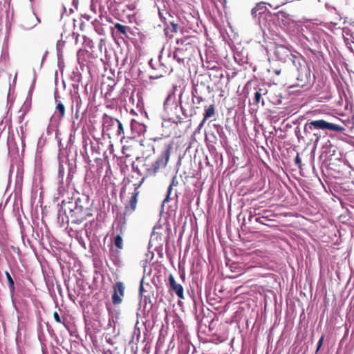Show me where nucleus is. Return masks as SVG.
Returning a JSON list of instances; mask_svg holds the SVG:
<instances>
[{
    "instance_id": "23",
    "label": "nucleus",
    "mask_w": 354,
    "mask_h": 354,
    "mask_svg": "<svg viewBox=\"0 0 354 354\" xmlns=\"http://www.w3.org/2000/svg\"><path fill=\"white\" fill-rule=\"evenodd\" d=\"M215 115V106L214 104H211L208 107H205V113H204V118L201 122V128L202 127L203 122L211 118H212Z\"/></svg>"
},
{
    "instance_id": "5",
    "label": "nucleus",
    "mask_w": 354,
    "mask_h": 354,
    "mask_svg": "<svg viewBox=\"0 0 354 354\" xmlns=\"http://www.w3.org/2000/svg\"><path fill=\"white\" fill-rule=\"evenodd\" d=\"M178 201H162L160 216L166 221L169 218L175 217L178 209Z\"/></svg>"
},
{
    "instance_id": "18",
    "label": "nucleus",
    "mask_w": 354,
    "mask_h": 354,
    "mask_svg": "<svg viewBox=\"0 0 354 354\" xmlns=\"http://www.w3.org/2000/svg\"><path fill=\"white\" fill-rule=\"evenodd\" d=\"M169 283L176 295L179 298H183V288L180 284L176 282L172 274H170L169 277Z\"/></svg>"
},
{
    "instance_id": "13",
    "label": "nucleus",
    "mask_w": 354,
    "mask_h": 354,
    "mask_svg": "<svg viewBox=\"0 0 354 354\" xmlns=\"http://www.w3.org/2000/svg\"><path fill=\"white\" fill-rule=\"evenodd\" d=\"M178 181L176 180V176H174L167 188V194L164 199H178V195L177 194V189H176Z\"/></svg>"
},
{
    "instance_id": "47",
    "label": "nucleus",
    "mask_w": 354,
    "mask_h": 354,
    "mask_svg": "<svg viewBox=\"0 0 354 354\" xmlns=\"http://www.w3.org/2000/svg\"><path fill=\"white\" fill-rule=\"evenodd\" d=\"M47 55H48V51H46L44 55V56H43V57H42V59H41V64H40V67L41 68L42 67L43 63H44V62Z\"/></svg>"
},
{
    "instance_id": "28",
    "label": "nucleus",
    "mask_w": 354,
    "mask_h": 354,
    "mask_svg": "<svg viewBox=\"0 0 354 354\" xmlns=\"http://www.w3.org/2000/svg\"><path fill=\"white\" fill-rule=\"evenodd\" d=\"M30 19H32L33 21H36V23L33 22V23H30V24H27L26 21L24 22V24H23V26L25 29H27V30H30V29H32L35 26H36L37 24V23H39L40 22V19L39 17H37L35 14H33L32 15H31L30 17Z\"/></svg>"
},
{
    "instance_id": "9",
    "label": "nucleus",
    "mask_w": 354,
    "mask_h": 354,
    "mask_svg": "<svg viewBox=\"0 0 354 354\" xmlns=\"http://www.w3.org/2000/svg\"><path fill=\"white\" fill-rule=\"evenodd\" d=\"M274 55L277 59L282 62H286L288 60L292 62L293 57H297L292 53L288 48L283 45H277L275 47Z\"/></svg>"
},
{
    "instance_id": "34",
    "label": "nucleus",
    "mask_w": 354,
    "mask_h": 354,
    "mask_svg": "<svg viewBox=\"0 0 354 354\" xmlns=\"http://www.w3.org/2000/svg\"><path fill=\"white\" fill-rule=\"evenodd\" d=\"M162 127L169 128L171 125V123H174L171 120H169V118H167V117H165V115L162 114Z\"/></svg>"
},
{
    "instance_id": "27",
    "label": "nucleus",
    "mask_w": 354,
    "mask_h": 354,
    "mask_svg": "<svg viewBox=\"0 0 354 354\" xmlns=\"http://www.w3.org/2000/svg\"><path fill=\"white\" fill-rule=\"evenodd\" d=\"M118 119L109 117L106 120H104L103 123V128L106 131L110 130L111 127L116 125Z\"/></svg>"
},
{
    "instance_id": "17",
    "label": "nucleus",
    "mask_w": 354,
    "mask_h": 354,
    "mask_svg": "<svg viewBox=\"0 0 354 354\" xmlns=\"http://www.w3.org/2000/svg\"><path fill=\"white\" fill-rule=\"evenodd\" d=\"M131 129L132 133L135 134L134 136L136 135L140 136L146 132L147 127L133 119L131 121Z\"/></svg>"
},
{
    "instance_id": "4",
    "label": "nucleus",
    "mask_w": 354,
    "mask_h": 354,
    "mask_svg": "<svg viewBox=\"0 0 354 354\" xmlns=\"http://www.w3.org/2000/svg\"><path fill=\"white\" fill-rule=\"evenodd\" d=\"M170 151V146H167L165 149L162 151L157 160L152 163L149 167L146 168V175L147 176H155L160 169H162L166 167L169 159Z\"/></svg>"
},
{
    "instance_id": "61",
    "label": "nucleus",
    "mask_w": 354,
    "mask_h": 354,
    "mask_svg": "<svg viewBox=\"0 0 354 354\" xmlns=\"http://www.w3.org/2000/svg\"><path fill=\"white\" fill-rule=\"evenodd\" d=\"M195 265H196V267H198V265H199V261H198V259H196V261H195Z\"/></svg>"
},
{
    "instance_id": "58",
    "label": "nucleus",
    "mask_w": 354,
    "mask_h": 354,
    "mask_svg": "<svg viewBox=\"0 0 354 354\" xmlns=\"http://www.w3.org/2000/svg\"><path fill=\"white\" fill-rule=\"evenodd\" d=\"M77 3H78L77 0H73V5L75 7L76 9L77 8Z\"/></svg>"
},
{
    "instance_id": "2",
    "label": "nucleus",
    "mask_w": 354,
    "mask_h": 354,
    "mask_svg": "<svg viewBox=\"0 0 354 354\" xmlns=\"http://www.w3.org/2000/svg\"><path fill=\"white\" fill-rule=\"evenodd\" d=\"M90 201H62L59 212L67 217L71 218L73 222L82 219L91 214L89 207L91 204Z\"/></svg>"
},
{
    "instance_id": "43",
    "label": "nucleus",
    "mask_w": 354,
    "mask_h": 354,
    "mask_svg": "<svg viewBox=\"0 0 354 354\" xmlns=\"http://www.w3.org/2000/svg\"><path fill=\"white\" fill-rule=\"evenodd\" d=\"M144 292V287H143V279L141 280L139 287V295L140 297H142V293Z\"/></svg>"
},
{
    "instance_id": "35",
    "label": "nucleus",
    "mask_w": 354,
    "mask_h": 354,
    "mask_svg": "<svg viewBox=\"0 0 354 354\" xmlns=\"http://www.w3.org/2000/svg\"><path fill=\"white\" fill-rule=\"evenodd\" d=\"M118 128L117 129V132H116V135L118 136H122V134H124V129H123V125L122 124V122L120 121V120H117V122H116V125H115Z\"/></svg>"
},
{
    "instance_id": "1",
    "label": "nucleus",
    "mask_w": 354,
    "mask_h": 354,
    "mask_svg": "<svg viewBox=\"0 0 354 354\" xmlns=\"http://www.w3.org/2000/svg\"><path fill=\"white\" fill-rule=\"evenodd\" d=\"M189 73L192 86L190 95L187 96L186 101L182 100L185 86L173 85L172 90L168 93L164 102L162 114L169 120H171L174 124L181 122L183 118L180 113L185 117H192L198 113L199 77L197 75V69L194 70V75L192 74L191 70Z\"/></svg>"
},
{
    "instance_id": "32",
    "label": "nucleus",
    "mask_w": 354,
    "mask_h": 354,
    "mask_svg": "<svg viewBox=\"0 0 354 354\" xmlns=\"http://www.w3.org/2000/svg\"><path fill=\"white\" fill-rule=\"evenodd\" d=\"M114 245L118 249H122L123 248V241L120 234H118L114 238Z\"/></svg>"
},
{
    "instance_id": "42",
    "label": "nucleus",
    "mask_w": 354,
    "mask_h": 354,
    "mask_svg": "<svg viewBox=\"0 0 354 354\" xmlns=\"http://www.w3.org/2000/svg\"><path fill=\"white\" fill-rule=\"evenodd\" d=\"M53 317L57 323H62V319L57 312H54Z\"/></svg>"
},
{
    "instance_id": "20",
    "label": "nucleus",
    "mask_w": 354,
    "mask_h": 354,
    "mask_svg": "<svg viewBox=\"0 0 354 354\" xmlns=\"http://www.w3.org/2000/svg\"><path fill=\"white\" fill-rule=\"evenodd\" d=\"M54 96L56 103V111L59 113V118H62L65 115V106L64 104L60 100H58V98H59V96L58 95L57 88L55 91Z\"/></svg>"
},
{
    "instance_id": "26",
    "label": "nucleus",
    "mask_w": 354,
    "mask_h": 354,
    "mask_svg": "<svg viewBox=\"0 0 354 354\" xmlns=\"http://www.w3.org/2000/svg\"><path fill=\"white\" fill-rule=\"evenodd\" d=\"M114 29L119 34L123 35L125 37H128V32L131 31V28L124 25H122L119 23H115L114 24Z\"/></svg>"
},
{
    "instance_id": "52",
    "label": "nucleus",
    "mask_w": 354,
    "mask_h": 354,
    "mask_svg": "<svg viewBox=\"0 0 354 354\" xmlns=\"http://www.w3.org/2000/svg\"><path fill=\"white\" fill-rule=\"evenodd\" d=\"M196 335L199 337V321L197 322Z\"/></svg>"
},
{
    "instance_id": "53",
    "label": "nucleus",
    "mask_w": 354,
    "mask_h": 354,
    "mask_svg": "<svg viewBox=\"0 0 354 354\" xmlns=\"http://www.w3.org/2000/svg\"><path fill=\"white\" fill-rule=\"evenodd\" d=\"M192 354H196V348L195 346L192 344Z\"/></svg>"
},
{
    "instance_id": "25",
    "label": "nucleus",
    "mask_w": 354,
    "mask_h": 354,
    "mask_svg": "<svg viewBox=\"0 0 354 354\" xmlns=\"http://www.w3.org/2000/svg\"><path fill=\"white\" fill-rule=\"evenodd\" d=\"M137 201H129L128 203L124 205L125 209L123 213V216L126 217L135 211L137 206Z\"/></svg>"
},
{
    "instance_id": "55",
    "label": "nucleus",
    "mask_w": 354,
    "mask_h": 354,
    "mask_svg": "<svg viewBox=\"0 0 354 354\" xmlns=\"http://www.w3.org/2000/svg\"><path fill=\"white\" fill-rule=\"evenodd\" d=\"M79 113H80V109H76L75 114V118L76 119H77L79 117Z\"/></svg>"
},
{
    "instance_id": "60",
    "label": "nucleus",
    "mask_w": 354,
    "mask_h": 354,
    "mask_svg": "<svg viewBox=\"0 0 354 354\" xmlns=\"http://www.w3.org/2000/svg\"><path fill=\"white\" fill-rule=\"evenodd\" d=\"M84 17L85 19H86L87 20H89V19H90V16H89V15H84Z\"/></svg>"
},
{
    "instance_id": "49",
    "label": "nucleus",
    "mask_w": 354,
    "mask_h": 354,
    "mask_svg": "<svg viewBox=\"0 0 354 354\" xmlns=\"http://www.w3.org/2000/svg\"><path fill=\"white\" fill-rule=\"evenodd\" d=\"M21 200H19V201H15V203H14V207H16V206H18L19 205H19L21 206Z\"/></svg>"
},
{
    "instance_id": "62",
    "label": "nucleus",
    "mask_w": 354,
    "mask_h": 354,
    "mask_svg": "<svg viewBox=\"0 0 354 354\" xmlns=\"http://www.w3.org/2000/svg\"><path fill=\"white\" fill-rule=\"evenodd\" d=\"M136 198H137V194H135L131 196V199L134 200V199H136Z\"/></svg>"
},
{
    "instance_id": "15",
    "label": "nucleus",
    "mask_w": 354,
    "mask_h": 354,
    "mask_svg": "<svg viewBox=\"0 0 354 354\" xmlns=\"http://www.w3.org/2000/svg\"><path fill=\"white\" fill-rule=\"evenodd\" d=\"M230 268L232 272L236 273V274L232 276L231 278H236V277L243 274L247 271L248 269H250L252 267H248L246 268L245 265L243 263L233 262L230 265Z\"/></svg>"
},
{
    "instance_id": "64",
    "label": "nucleus",
    "mask_w": 354,
    "mask_h": 354,
    "mask_svg": "<svg viewBox=\"0 0 354 354\" xmlns=\"http://www.w3.org/2000/svg\"><path fill=\"white\" fill-rule=\"evenodd\" d=\"M196 205H197V206H199V201H196Z\"/></svg>"
},
{
    "instance_id": "54",
    "label": "nucleus",
    "mask_w": 354,
    "mask_h": 354,
    "mask_svg": "<svg viewBox=\"0 0 354 354\" xmlns=\"http://www.w3.org/2000/svg\"><path fill=\"white\" fill-rule=\"evenodd\" d=\"M79 242H80V245H81L84 248H86V244H85V243H84V241L83 240H81V241L80 240V241H79Z\"/></svg>"
},
{
    "instance_id": "21",
    "label": "nucleus",
    "mask_w": 354,
    "mask_h": 354,
    "mask_svg": "<svg viewBox=\"0 0 354 354\" xmlns=\"http://www.w3.org/2000/svg\"><path fill=\"white\" fill-rule=\"evenodd\" d=\"M203 67L208 70H214L215 68H218L216 58L214 56H212L210 57L209 59V58L207 57L205 62H203Z\"/></svg>"
},
{
    "instance_id": "10",
    "label": "nucleus",
    "mask_w": 354,
    "mask_h": 354,
    "mask_svg": "<svg viewBox=\"0 0 354 354\" xmlns=\"http://www.w3.org/2000/svg\"><path fill=\"white\" fill-rule=\"evenodd\" d=\"M124 286L121 281H117L113 287V292L112 295V302L113 305H119L122 301V297L124 295Z\"/></svg>"
},
{
    "instance_id": "45",
    "label": "nucleus",
    "mask_w": 354,
    "mask_h": 354,
    "mask_svg": "<svg viewBox=\"0 0 354 354\" xmlns=\"http://www.w3.org/2000/svg\"><path fill=\"white\" fill-rule=\"evenodd\" d=\"M194 12L196 14L197 17H196V24L197 26H198V24H199V12L197 10H195V9L194 8Z\"/></svg>"
},
{
    "instance_id": "36",
    "label": "nucleus",
    "mask_w": 354,
    "mask_h": 354,
    "mask_svg": "<svg viewBox=\"0 0 354 354\" xmlns=\"http://www.w3.org/2000/svg\"><path fill=\"white\" fill-rule=\"evenodd\" d=\"M57 66L60 71H63L64 67V59L61 53H57Z\"/></svg>"
},
{
    "instance_id": "50",
    "label": "nucleus",
    "mask_w": 354,
    "mask_h": 354,
    "mask_svg": "<svg viewBox=\"0 0 354 354\" xmlns=\"http://www.w3.org/2000/svg\"><path fill=\"white\" fill-rule=\"evenodd\" d=\"M193 230H195L194 238H196L197 236V234H198L197 223H196V226H195V227L193 228Z\"/></svg>"
},
{
    "instance_id": "6",
    "label": "nucleus",
    "mask_w": 354,
    "mask_h": 354,
    "mask_svg": "<svg viewBox=\"0 0 354 354\" xmlns=\"http://www.w3.org/2000/svg\"><path fill=\"white\" fill-rule=\"evenodd\" d=\"M313 125L314 129H317L319 131H331L335 132H342L344 131V128L342 126L335 124L332 122H327L323 119L315 120H309Z\"/></svg>"
},
{
    "instance_id": "12",
    "label": "nucleus",
    "mask_w": 354,
    "mask_h": 354,
    "mask_svg": "<svg viewBox=\"0 0 354 354\" xmlns=\"http://www.w3.org/2000/svg\"><path fill=\"white\" fill-rule=\"evenodd\" d=\"M44 189L41 182L34 181L31 189L30 199H43Z\"/></svg>"
},
{
    "instance_id": "22",
    "label": "nucleus",
    "mask_w": 354,
    "mask_h": 354,
    "mask_svg": "<svg viewBox=\"0 0 354 354\" xmlns=\"http://www.w3.org/2000/svg\"><path fill=\"white\" fill-rule=\"evenodd\" d=\"M5 274L6 276V279L8 281V288H9V290H10V295L12 299L15 293V281H14V279L12 277L10 273L8 271L6 270L5 272Z\"/></svg>"
},
{
    "instance_id": "51",
    "label": "nucleus",
    "mask_w": 354,
    "mask_h": 354,
    "mask_svg": "<svg viewBox=\"0 0 354 354\" xmlns=\"http://www.w3.org/2000/svg\"><path fill=\"white\" fill-rule=\"evenodd\" d=\"M21 145H22V147H23L22 151H24V148H25V142H24L23 136H21Z\"/></svg>"
},
{
    "instance_id": "63",
    "label": "nucleus",
    "mask_w": 354,
    "mask_h": 354,
    "mask_svg": "<svg viewBox=\"0 0 354 354\" xmlns=\"http://www.w3.org/2000/svg\"><path fill=\"white\" fill-rule=\"evenodd\" d=\"M38 203H39L40 207L42 209V201H38Z\"/></svg>"
},
{
    "instance_id": "24",
    "label": "nucleus",
    "mask_w": 354,
    "mask_h": 354,
    "mask_svg": "<svg viewBox=\"0 0 354 354\" xmlns=\"http://www.w3.org/2000/svg\"><path fill=\"white\" fill-rule=\"evenodd\" d=\"M8 153L10 156L17 154L19 152L18 148L16 147V143L15 142V140L13 138L8 137Z\"/></svg>"
},
{
    "instance_id": "56",
    "label": "nucleus",
    "mask_w": 354,
    "mask_h": 354,
    "mask_svg": "<svg viewBox=\"0 0 354 354\" xmlns=\"http://www.w3.org/2000/svg\"><path fill=\"white\" fill-rule=\"evenodd\" d=\"M195 175L194 173H190L189 175L187 176V178H194Z\"/></svg>"
},
{
    "instance_id": "48",
    "label": "nucleus",
    "mask_w": 354,
    "mask_h": 354,
    "mask_svg": "<svg viewBox=\"0 0 354 354\" xmlns=\"http://www.w3.org/2000/svg\"><path fill=\"white\" fill-rule=\"evenodd\" d=\"M325 6H326V8L327 9H330V8H331V9H333V10H336V8H335L334 6H330V5H329L328 3H326L325 4Z\"/></svg>"
},
{
    "instance_id": "8",
    "label": "nucleus",
    "mask_w": 354,
    "mask_h": 354,
    "mask_svg": "<svg viewBox=\"0 0 354 354\" xmlns=\"http://www.w3.org/2000/svg\"><path fill=\"white\" fill-rule=\"evenodd\" d=\"M309 120L304 124V133L308 140L317 145L322 138L321 131L316 128H313V125L310 124Z\"/></svg>"
},
{
    "instance_id": "44",
    "label": "nucleus",
    "mask_w": 354,
    "mask_h": 354,
    "mask_svg": "<svg viewBox=\"0 0 354 354\" xmlns=\"http://www.w3.org/2000/svg\"><path fill=\"white\" fill-rule=\"evenodd\" d=\"M295 164L297 165H298L299 167H300V165H301V158H299V154H297L295 158Z\"/></svg>"
},
{
    "instance_id": "39",
    "label": "nucleus",
    "mask_w": 354,
    "mask_h": 354,
    "mask_svg": "<svg viewBox=\"0 0 354 354\" xmlns=\"http://www.w3.org/2000/svg\"><path fill=\"white\" fill-rule=\"evenodd\" d=\"M32 93L28 92L27 99L24 104V106H30L31 103Z\"/></svg>"
},
{
    "instance_id": "31",
    "label": "nucleus",
    "mask_w": 354,
    "mask_h": 354,
    "mask_svg": "<svg viewBox=\"0 0 354 354\" xmlns=\"http://www.w3.org/2000/svg\"><path fill=\"white\" fill-rule=\"evenodd\" d=\"M126 225V217L122 216V218H120L119 222L117 223L116 226V230L119 231L120 233L122 232L123 230L125 228Z\"/></svg>"
},
{
    "instance_id": "19",
    "label": "nucleus",
    "mask_w": 354,
    "mask_h": 354,
    "mask_svg": "<svg viewBox=\"0 0 354 354\" xmlns=\"http://www.w3.org/2000/svg\"><path fill=\"white\" fill-rule=\"evenodd\" d=\"M197 133H199V125L196 128L194 132V134L191 137V140H190V142H189V146L187 147V150L191 149V148H194L195 149V152L197 153L198 152V147H199V144L198 142V140L196 138V136ZM194 160H196V153L194 154Z\"/></svg>"
},
{
    "instance_id": "59",
    "label": "nucleus",
    "mask_w": 354,
    "mask_h": 354,
    "mask_svg": "<svg viewBox=\"0 0 354 354\" xmlns=\"http://www.w3.org/2000/svg\"><path fill=\"white\" fill-rule=\"evenodd\" d=\"M274 73L279 75L281 73V70H274Z\"/></svg>"
},
{
    "instance_id": "29",
    "label": "nucleus",
    "mask_w": 354,
    "mask_h": 354,
    "mask_svg": "<svg viewBox=\"0 0 354 354\" xmlns=\"http://www.w3.org/2000/svg\"><path fill=\"white\" fill-rule=\"evenodd\" d=\"M183 48H176L174 52L173 53V57L175 59L178 63L183 62L184 58L182 57Z\"/></svg>"
},
{
    "instance_id": "37",
    "label": "nucleus",
    "mask_w": 354,
    "mask_h": 354,
    "mask_svg": "<svg viewBox=\"0 0 354 354\" xmlns=\"http://www.w3.org/2000/svg\"><path fill=\"white\" fill-rule=\"evenodd\" d=\"M73 102L75 103L76 109H80L82 104V99L78 93L75 96Z\"/></svg>"
},
{
    "instance_id": "57",
    "label": "nucleus",
    "mask_w": 354,
    "mask_h": 354,
    "mask_svg": "<svg viewBox=\"0 0 354 354\" xmlns=\"http://www.w3.org/2000/svg\"><path fill=\"white\" fill-rule=\"evenodd\" d=\"M73 35H75V43H77V40H78V37H80V35H79V34H77V33H75V32H73Z\"/></svg>"
},
{
    "instance_id": "40",
    "label": "nucleus",
    "mask_w": 354,
    "mask_h": 354,
    "mask_svg": "<svg viewBox=\"0 0 354 354\" xmlns=\"http://www.w3.org/2000/svg\"><path fill=\"white\" fill-rule=\"evenodd\" d=\"M83 39H84V42L85 44V45L88 47H91V44H92V40L90 39L88 37H87L86 36L84 35L83 36Z\"/></svg>"
},
{
    "instance_id": "16",
    "label": "nucleus",
    "mask_w": 354,
    "mask_h": 354,
    "mask_svg": "<svg viewBox=\"0 0 354 354\" xmlns=\"http://www.w3.org/2000/svg\"><path fill=\"white\" fill-rule=\"evenodd\" d=\"M268 93V90L266 87H259L256 89L254 93V97L253 99V104L258 106L260 103L262 106L264 105V101L262 98L263 95Z\"/></svg>"
},
{
    "instance_id": "30",
    "label": "nucleus",
    "mask_w": 354,
    "mask_h": 354,
    "mask_svg": "<svg viewBox=\"0 0 354 354\" xmlns=\"http://www.w3.org/2000/svg\"><path fill=\"white\" fill-rule=\"evenodd\" d=\"M267 213H268V211L264 210L263 215H262L261 216L256 217L255 221L261 224L267 225L266 223V221H272L271 218H269V216L267 214Z\"/></svg>"
},
{
    "instance_id": "46",
    "label": "nucleus",
    "mask_w": 354,
    "mask_h": 354,
    "mask_svg": "<svg viewBox=\"0 0 354 354\" xmlns=\"http://www.w3.org/2000/svg\"><path fill=\"white\" fill-rule=\"evenodd\" d=\"M64 189L62 187H58V192H59V196H55L54 200L59 199V197H64V194H61L62 190Z\"/></svg>"
},
{
    "instance_id": "7",
    "label": "nucleus",
    "mask_w": 354,
    "mask_h": 354,
    "mask_svg": "<svg viewBox=\"0 0 354 354\" xmlns=\"http://www.w3.org/2000/svg\"><path fill=\"white\" fill-rule=\"evenodd\" d=\"M187 292L194 302V310L196 313V318L198 320L199 316L197 315L196 295H199V283L197 274H192V280L189 282V288L187 290Z\"/></svg>"
},
{
    "instance_id": "3",
    "label": "nucleus",
    "mask_w": 354,
    "mask_h": 354,
    "mask_svg": "<svg viewBox=\"0 0 354 354\" xmlns=\"http://www.w3.org/2000/svg\"><path fill=\"white\" fill-rule=\"evenodd\" d=\"M292 64L296 67L295 86L306 90L311 88L315 82V76L311 74L310 68L306 62L299 57H293Z\"/></svg>"
},
{
    "instance_id": "14",
    "label": "nucleus",
    "mask_w": 354,
    "mask_h": 354,
    "mask_svg": "<svg viewBox=\"0 0 354 354\" xmlns=\"http://www.w3.org/2000/svg\"><path fill=\"white\" fill-rule=\"evenodd\" d=\"M179 29V26L177 22L174 20H170L165 21V26L164 28V32L167 37H171L172 33L177 32Z\"/></svg>"
},
{
    "instance_id": "11",
    "label": "nucleus",
    "mask_w": 354,
    "mask_h": 354,
    "mask_svg": "<svg viewBox=\"0 0 354 354\" xmlns=\"http://www.w3.org/2000/svg\"><path fill=\"white\" fill-rule=\"evenodd\" d=\"M186 32L188 33L187 35L185 36L183 38L178 39L177 44L181 45H192L194 42L192 39L196 38L195 35H192V33L197 34V31L196 29H194L192 27H189L185 30Z\"/></svg>"
},
{
    "instance_id": "38",
    "label": "nucleus",
    "mask_w": 354,
    "mask_h": 354,
    "mask_svg": "<svg viewBox=\"0 0 354 354\" xmlns=\"http://www.w3.org/2000/svg\"><path fill=\"white\" fill-rule=\"evenodd\" d=\"M36 79H37V74H36L35 70L34 69L33 70V80H32V84H31V86L30 87L28 92L32 93L33 90L35 88V83H36Z\"/></svg>"
},
{
    "instance_id": "33",
    "label": "nucleus",
    "mask_w": 354,
    "mask_h": 354,
    "mask_svg": "<svg viewBox=\"0 0 354 354\" xmlns=\"http://www.w3.org/2000/svg\"><path fill=\"white\" fill-rule=\"evenodd\" d=\"M266 10V7L264 6L263 2H260L257 4V6L252 9V15H256L257 12L259 10H262V12H264Z\"/></svg>"
},
{
    "instance_id": "41",
    "label": "nucleus",
    "mask_w": 354,
    "mask_h": 354,
    "mask_svg": "<svg viewBox=\"0 0 354 354\" xmlns=\"http://www.w3.org/2000/svg\"><path fill=\"white\" fill-rule=\"evenodd\" d=\"M324 339V335H322L321 337L319 338V341H318L317 348L316 353L318 352V351L320 349L321 346H322Z\"/></svg>"
}]
</instances>
